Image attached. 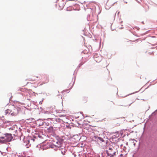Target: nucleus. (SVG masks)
Instances as JSON below:
<instances>
[{"instance_id": "nucleus-1", "label": "nucleus", "mask_w": 157, "mask_h": 157, "mask_svg": "<svg viewBox=\"0 0 157 157\" xmlns=\"http://www.w3.org/2000/svg\"><path fill=\"white\" fill-rule=\"evenodd\" d=\"M41 80L42 79L43 82L44 83H48L49 81V78L47 75H35L32 77L31 78L28 79V80L30 81H34L37 80L38 79Z\"/></svg>"}, {"instance_id": "nucleus-2", "label": "nucleus", "mask_w": 157, "mask_h": 157, "mask_svg": "<svg viewBox=\"0 0 157 157\" xmlns=\"http://www.w3.org/2000/svg\"><path fill=\"white\" fill-rule=\"evenodd\" d=\"M13 138L11 134L6 133L4 136L0 137V143L6 144L11 141Z\"/></svg>"}, {"instance_id": "nucleus-3", "label": "nucleus", "mask_w": 157, "mask_h": 157, "mask_svg": "<svg viewBox=\"0 0 157 157\" xmlns=\"http://www.w3.org/2000/svg\"><path fill=\"white\" fill-rule=\"evenodd\" d=\"M10 108L11 115L12 116H17L21 111V109L18 107H16L13 105L10 107Z\"/></svg>"}, {"instance_id": "nucleus-4", "label": "nucleus", "mask_w": 157, "mask_h": 157, "mask_svg": "<svg viewBox=\"0 0 157 157\" xmlns=\"http://www.w3.org/2000/svg\"><path fill=\"white\" fill-rule=\"evenodd\" d=\"M107 153L108 156H110V157H113L115 155L116 152L113 151L112 148H109V150L107 151Z\"/></svg>"}, {"instance_id": "nucleus-5", "label": "nucleus", "mask_w": 157, "mask_h": 157, "mask_svg": "<svg viewBox=\"0 0 157 157\" xmlns=\"http://www.w3.org/2000/svg\"><path fill=\"white\" fill-rule=\"evenodd\" d=\"M61 143L59 141H57L53 145H51V147L52 148H55V147H57L58 148H59V147H61Z\"/></svg>"}, {"instance_id": "nucleus-6", "label": "nucleus", "mask_w": 157, "mask_h": 157, "mask_svg": "<svg viewBox=\"0 0 157 157\" xmlns=\"http://www.w3.org/2000/svg\"><path fill=\"white\" fill-rule=\"evenodd\" d=\"M98 54H95L94 56L95 60L97 62H99L101 60V57L100 56H98L97 57Z\"/></svg>"}, {"instance_id": "nucleus-7", "label": "nucleus", "mask_w": 157, "mask_h": 157, "mask_svg": "<svg viewBox=\"0 0 157 157\" xmlns=\"http://www.w3.org/2000/svg\"><path fill=\"white\" fill-rule=\"evenodd\" d=\"M5 114L6 115L7 114H10L11 115V112L10 110V107L9 109H7L5 112Z\"/></svg>"}, {"instance_id": "nucleus-8", "label": "nucleus", "mask_w": 157, "mask_h": 157, "mask_svg": "<svg viewBox=\"0 0 157 157\" xmlns=\"http://www.w3.org/2000/svg\"><path fill=\"white\" fill-rule=\"evenodd\" d=\"M48 130L50 132H52L53 130V128L52 127H50L48 129Z\"/></svg>"}, {"instance_id": "nucleus-9", "label": "nucleus", "mask_w": 157, "mask_h": 157, "mask_svg": "<svg viewBox=\"0 0 157 157\" xmlns=\"http://www.w3.org/2000/svg\"><path fill=\"white\" fill-rule=\"evenodd\" d=\"M97 138L101 141L103 142L104 141V140L103 139L100 137H98Z\"/></svg>"}, {"instance_id": "nucleus-10", "label": "nucleus", "mask_w": 157, "mask_h": 157, "mask_svg": "<svg viewBox=\"0 0 157 157\" xmlns=\"http://www.w3.org/2000/svg\"><path fill=\"white\" fill-rule=\"evenodd\" d=\"M23 90V89H22L21 90V91H24Z\"/></svg>"}, {"instance_id": "nucleus-11", "label": "nucleus", "mask_w": 157, "mask_h": 157, "mask_svg": "<svg viewBox=\"0 0 157 157\" xmlns=\"http://www.w3.org/2000/svg\"><path fill=\"white\" fill-rule=\"evenodd\" d=\"M135 145V143H134V145Z\"/></svg>"}]
</instances>
